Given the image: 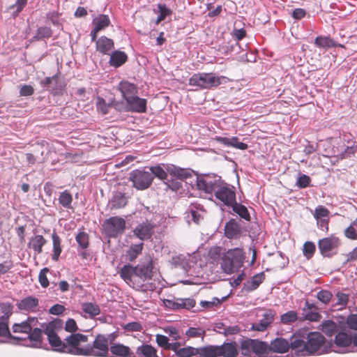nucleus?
<instances>
[{"instance_id": "nucleus-48", "label": "nucleus", "mask_w": 357, "mask_h": 357, "mask_svg": "<svg viewBox=\"0 0 357 357\" xmlns=\"http://www.w3.org/2000/svg\"><path fill=\"white\" fill-rule=\"evenodd\" d=\"M321 315L316 310H307L302 312L301 316L299 317L300 321H318L321 319Z\"/></svg>"}, {"instance_id": "nucleus-35", "label": "nucleus", "mask_w": 357, "mask_h": 357, "mask_svg": "<svg viewBox=\"0 0 357 357\" xmlns=\"http://www.w3.org/2000/svg\"><path fill=\"white\" fill-rule=\"evenodd\" d=\"M47 243V241L42 235H36L32 237L29 243L28 247L33 249L34 255H37L42 252L43 246Z\"/></svg>"}, {"instance_id": "nucleus-18", "label": "nucleus", "mask_w": 357, "mask_h": 357, "mask_svg": "<svg viewBox=\"0 0 357 357\" xmlns=\"http://www.w3.org/2000/svg\"><path fill=\"white\" fill-rule=\"evenodd\" d=\"M176 357H206V346L193 347L187 346L176 351Z\"/></svg>"}, {"instance_id": "nucleus-25", "label": "nucleus", "mask_w": 357, "mask_h": 357, "mask_svg": "<svg viewBox=\"0 0 357 357\" xmlns=\"http://www.w3.org/2000/svg\"><path fill=\"white\" fill-rule=\"evenodd\" d=\"M127 107L132 112H143L146 108V100L139 98L137 94L126 100Z\"/></svg>"}, {"instance_id": "nucleus-40", "label": "nucleus", "mask_w": 357, "mask_h": 357, "mask_svg": "<svg viewBox=\"0 0 357 357\" xmlns=\"http://www.w3.org/2000/svg\"><path fill=\"white\" fill-rule=\"evenodd\" d=\"M172 13V9L165 3H158V24L167 19L170 21Z\"/></svg>"}, {"instance_id": "nucleus-9", "label": "nucleus", "mask_w": 357, "mask_h": 357, "mask_svg": "<svg viewBox=\"0 0 357 357\" xmlns=\"http://www.w3.org/2000/svg\"><path fill=\"white\" fill-rule=\"evenodd\" d=\"M109 335L98 334L91 344H86L84 356L108 357Z\"/></svg>"}, {"instance_id": "nucleus-21", "label": "nucleus", "mask_w": 357, "mask_h": 357, "mask_svg": "<svg viewBox=\"0 0 357 357\" xmlns=\"http://www.w3.org/2000/svg\"><path fill=\"white\" fill-rule=\"evenodd\" d=\"M264 279L265 274L264 272L255 274L251 278L250 280H248L243 284L241 292L244 294L255 291L263 282Z\"/></svg>"}, {"instance_id": "nucleus-36", "label": "nucleus", "mask_w": 357, "mask_h": 357, "mask_svg": "<svg viewBox=\"0 0 357 357\" xmlns=\"http://www.w3.org/2000/svg\"><path fill=\"white\" fill-rule=\"evenodd\" d=\"M127 202L128 200L125 193L116 191L114 192L109 203L112 208L117 209L124 207Z\"/></svg>"}, {"instance_id": "nucleus-22", "label": "nucleus", "mask_w": 357, "mask_h": 357, "mask_svg": "<svg viewBox=\"0 0 357 357\" xmlns=\"http://www.w3.org/2000/svg\"><path fill=\"white\" fill-rule=\"evenodd\" d=\"M38 299L33 296H27L17 303V308L26 312H34L38 306Z\"/></svg>"}, {"instance_id": "nucleus-41", "label": "nucleus", "mask_w": 357, "mask_h": 357, "mask_svg": "<svg viewBox=\"0 0 357 357\" xmlns=\"http://www.w3.org/2000/svg\"><path fill=\"white\" fill-rule=\"evenodd\" d=\"M144 243L142 242L132 244L126 251V258L130 261H133L142 253Z\"/></svg>"}, {"instance_id": "nucleus-37", "label": "nucleus", "mask_w": 357, "mask_h": 357, "mask_svg": "<svg viewBox=\"0 0 357 357\" xmlns=\"http://www.w3.org/2000/svg\"><path fill=\"white\" fill-rule=\"evenodd\" d=\"M92 24L95 29L100 31L108 27L111 22L107 15L100 14L93 18Z\"/></svg>"}, {"instance_id": "nucleus-63", "label": "nucleus", "mask_w": 357, "mask_h": 357, "mask_svg": "<svg viewBox=\"0 0 357 357\" xmlns=\"http://www.w3.org/2000/svg\"><path fill=\"white\" fill-rule=\"evenodd\" d=\"M335 296L337 298V301L335 303L336 305H340L342 306H346L347 305L349 301V294L338 291Z\"/></svg>"}, {"instance_id": "nucleus-11", "label": "nucleus", "mask_w": 357, "mask_h": 357, "mask_svg": "<svg viewBox=\"0 0 357 357\" xmlns=\"http://www.w3.org/2000/svg\"><path fill=\"white\" fill-rule=\"evenodd\" d=\"M161 165L169 172L170 176H175V178L178 179L181 182L184 181L186 185H190L192 190H195V177L199 174L197 172L190 168H181L174 165Z\"/></svg>"}, {"instance_id": "nucleus-64", "label": "nucleus", "mask_w": 357, "mask_h": 357, "mask_svg": "<svg viewBox=\"0 0 357 357\" xmlns=\"http://www.w3.org/2000/svg\"><path fill=\"white\" fill-rule=\"evenodd\" d=\"M65 330L67 332L76 333L78 330L76 321L73 319H68L65 324Z\"/></svg>"}, {"instance_id": "nucleus-62", "label": "nucleus", "mask_w": 357, "mask_h": 357, "mask_svg": "<svg viewBox=\"0 0 357 357\" xmlns=\"http://www.w3.org/2000/svg\"><path fill=\"white\" fill-rule=\"evenodd\" d=\"M346 324L349 329L357 331V314L349 315L347 318Z\"/></svg>"}, {"instance_id": "nucleus-42", "label": "nucleus", "mask_w": 357, "mask_h": 357, "mask_svg": "<svg viewBox=\"0 0 357 357\" xmlns=\"http://www.w3.org/2000/svg\"><path fill=\"white\" fill-rule=\"evenodd\" d=\"M81 308L82 311L87 314L90 318H93L100 312V309L98 305L93 303H83L81 305Z\"/></svg>"}, {"instance_id": "nucleus-54", "label": "nucleus", "mask_w": 357, "mask_h": 357, "mask_svg": "<svg viewBox=\"0 0 357 357\" xmlns=\"http://www.w3.org/2000/svg\"><path fill=\"white\" fill-rule=\"evenodd\" d=\"M316 250L315 244L312 241H306L303 244V253L307 259L312 257Z\"/></svg>"}, {"instance_id": "nucleus-20", "label": "nucleus", "mask_w": 357, "mask_h": 357, "mask_svg": "<svg viewBox=\"0 0 357 357\" xmlns=\"http://www.w3.org/2000/svg\"><path fill=\"white\" fill-rule=\"evenodd\" d=\"M40 84L42 87L51 91L54 96L62 93L63 86L61 84L58 86V77L56 76L46 77L40 81Z\"/></svg>"}, {"instance_id": "nucleus-43", "label": "nucleus", "mask_w": 357, "mask_h": 357, "mask_svg": "<svg viewBox=\"0 0 357 357\" xmlns=\"http://www.w3.org/2000/svg\"><path fill=\"white\" fill-rule=\"evenodd\" d=\"M52 238L53 242V254L52 255V259L54 261H57L62 251L61 246V241L56 232H54L52 234Z\"/></svg>"}, {"instance_id": "nucleus-17", "label": "nucleus", "mask_w": 357, "mask_h": 357, "mask_svg": "<svg viewBox=\"0 0 357 357\" xmlns=\"http://www.w3.org/2000/svg\"><path fill=\"white\" fill-rule=\"evenodd\" d=\"M305 333L306 328H303L297 331L290 338L289 341V349L291 348L292 351H295V355L296 356V351L299 349H303V347L305 345Z\"/></svg>"}, {"instance_id": "nucleus-52", "label": "nucleus", "mask_w": 357, "mask_h": 357, "mask_svg": "<svg viewBox=\"0 0 357 357\" xmlns=\"http://www.w3.org/2000/svg\"><path fill=\"white\" fill-rule=\"evenodd\" d=\"M185 335L188 337L193 338V337H202L204 338L206 335V331L200 327H190L186 331H185Z\"/></svg>"}, {"instance_id": "nucleus-23", "label": "nucleus", "mask_w": 357, "mask_h": 357, "mask_svg": "<svg viewBox=\"0 0 357 357\" xmlns=\"http://www.w3.org/2000/svg\"><path fill=\"white\" fill-rule=\"evenodd\" d=\"M42 330L43 333L47 336L50 344L54 348V351H56V349L59 346L61 341L60 337L56 333V330L50 323L43 326Z\"/></svg>"}, {"instance_id": "nucleus-14", "label": "nucleus", "mask_w": 357, "mask_h": 357, "mask_svg": "<svg viewBox=\"0 0 357 357\" xmlns=\"http://www.w3.org/2000/svg\"><path fill=\"white\" fill-rule=\"evenodd\" d=\"M158 178L162 180L166 188L172 191L176 192L183 187L182 182L175 178V176H170L161 164H158Z\"/></svg>"}, {"instance_id": "nucleus-10", "label": "nucleus", "mask_w": 357, "mask_h": 357, "mask_svg": "<svg viewBox=\"0 0 357 357\" xmlns=\"http://www.w3.org/2000/svg\"><path fill=\"white\" fill-rule=\"evenodd\" d=\"M221 78L224 77H219L213 73H195L189 79L188 84L201 89H211L221 84Z\"/></svg>"}, {"instance_id": "nucleus-27", "label": "nucleus", "mask_w": 357, "mask_h": 357, "mask_svg": "<svg viewBox=\"0 0 357 357\" xmlns=\"http://www.w3.org/2000/svg\"><path fill=\"white\" fill-rule=\"evenodd\" d=\"M241 234V228L237 221L231 218L226 222L225 226V235L228 238H236Z\"/></svg>"}, {"instance_id": "nucleus-13", "label": "nucleus", "mask_w": 357, "mask_h": 357, "mask_svg": "<svg viewBox=\"0 0 357 357\" xmlns=\"http://www.w3.org/2000/svg\"><path fill=\"white\" fill-rule=\"evenodd\" d=\"M341 241L337 236L331 235L318 241V248L324 257L331 258L337 253Z\"/></svg>"}, {"instance_id": "nucleus-33", "label": "nucleus", "mask_w": 357, "mask_h": 357, "mask_svg": "<svg viewBox=\"0 0 357 357\" xmlns=\"http://www.w3.org/2000/svg\"><path fill=\"white\" fill-rule=\"evenodd\" d=\"M253 353L259 357H266L270 353L268 343L258 339H254Z\"/></svg>"}, {"instance_id": "nucleus-46", "label": "nucleus", "mask_w": 357, "mask_h": 357, "mask_svg": "<svg viewBox=\"0 0 357 357\" xmlns=\"http://www.w3.org/2000/svg\"><path fill=\"white\" fill-rule=\"evenodd\" d=\"M52 36V31L47 26H40L36 30V34L33 37V40H40L48 39Z\"/></svg>"}, {"instance_id": "nucleus-57", "label": "nucleus", "mask_w": 357, "mask_h": 357, "mask_svg": "<svg viewBox=\"0 0 357 357\" xmlns=\"http://www.w3.org/2000/svg\"><path fill=\"white\" fill-rule=\"evenodd\" d=\"M162 305L166 307L168 309L174 310H179V302H178V298L173 299H162L160 298Z\"/></svg>"}, {"instance_id": "nucleus-4", "label": "nucleus", "mask_w": 357, "mask_h": 357, "mask_svg": "<svg viewBox=\"0 0 357 357\" xmlns=\"http://www.w3.org/2000/svg\"><path fill=\"white\" fill-rule=\"evenodd\" d=\"M225 180L215 173H204L197 175L195 180V189L204 192L205 194L211 197L215 192L216 190L224 184Z\"/></svg>"}, {"instance_id": "nucleus-45", "label": "nucleus", "mask_w": 357, "mask_h": 357, "mask_svg": "<svg viewBox=\"0 0 357 357\" xmlns=\"http://www.w3.org/2000/svg\"><path fill=\"white\" fill-rule=\"evenodd\" d=\"M59 204L65 208L72 209L73 196L67 190L61 192L59 197Z\"/></svg>"}, {"instance_id": "nucleus-31", "label": "nucleus", "mask_w": 357, "mask_h": 357, "mask_svg": "<svg viewBox=\"0 0 357 357\" xmlns=\"http://www.w3.org/2000/svg\"><path fill=\"white\" fill-rule=\"evenodd\" d=\"M351 332L339 331L335 336L333 345L345 348L351 345Z\"/></svg>"}, {"instance_id": "nucleus-29", "label": "nucleus", "mask_w": 357, "mask_h": 357, "mask_svg": "<svg viewBox=\"0 0 357 357\" xmlns=\"http://www.w3.org/2000/svg\"><path fill=\"white\" fill-rule=\"evenodd\" d=\"M109 351L115 357H135L130 347L122 344H114L109 347Z\"/></svg>"}, {"instance_id": "nucleus-58", "label": "nucleus", "mask_w": 357, "mask_h": 357, "mask_svg": "<svg viewBox=\"0 0 357 357\" xmlns=\"http://www.w3.org/2000/svg\"><path fill=\"white\" fill-rule=\"evenodd\" d=\"M179 302V310L185 309L190 310L192 309L196 304L195 301L193 298H178Z\"/></svg>"}, {"instance_id": "nucleus-49", "label": "nucleus", "mask_w": 357, "mask_h": 357, "mask_svg": "<svg viewBox=\"0 0 357 357\" xmlns=\"http://www.w3.org/2000/svg\"><path fill=\"white\" fill-rule=\"evenodd\" d=\"M0 310L3 314L0 317L8 321L13 314V305L8 302L0 303Z\"/></svg>"}, {"instance_id": "nucleus-15", "label": "nucleus", "mask_w": 357, "mask_h": 357, "mask_svg": "<svg viewBox=\"0 0 357 357\" xmlns=\"http://www.w3.org/2000/svg\"><path fill=\"white\" fill-rule=\"evenodd\" d=\"M43 331L41 328L36 326L33 327L31 332L29 333L26 337L16 336L20 337L19 339H15V340H29V344H26L27 347L33 348H42L43 347Z\"/></svg>"}, {"instance_id": "nucleus-60", "label": "nucleus", "mask_w": 357, "mask_h": 357, "mask_svg": "<svg viewBox=\"0 0 357 357\" xmlns=\"http://www.w3.org/2000/svg\"><path fill=\"white\" fill-rule=\"evenodd\" d=\"M330 214L329 211L323 206H318L315 210L314 213V218L321 219L327 218Z\"/></svg>"}, {"instance_id": "nucleus-59", "label": "nucleus", "mask_w": 357, "mask_h": 357, "mask_svg": "<svg viewBox=\"0 0 357 357\" xmlns=\"http://www.w3.org/2000/svg\"><path fill=\"white\" fill-rule=\"evenodd\" d=\"M275 315V310L273 309H268L263 314V318L261 320L264 321L267 324V326H269L273 322Z\"/></svg>"}, {"instance_id": "nucleus-3", "label": "nucleus", "mask_w": 357, "mask_h": 357, "mask_svg": "<svg viewBox=\"0 0 357 357\" xmlns=\"http://www.w3.org/2000/svg\"><path fill=\"white\" fill-rule=\"evenodd\" d=\"M153 265L152 260L146 263L132 266L130 264L124 265L120 270V275L126 282H131L132 278L138 277L143 280H150L153 274Z\"/></svg>"}, {"instance_id": "nucleus-39", "label": "nucleus", "mask_w": 357, "mask_h": 357, "mask_svg": "<svg viewBox=\"0 0 357 357\" xmlns=\"http://www.w3.org/2000/svg\"><path fill=\"white\" fill-rule=\"evenodd\" d=\"M314 45L319 48L328 49L336 47L335 42L329 36H318L314 39Z\"/></svg>"}, {"instance_id": "nucleus-1", "label": "nucleus", "mask_w": 357, "mask_h": 357, "mask_svg": "<svg viewBox=\"0 0 357 357\" xmlns=\"http://www.w3.org/2000/svg\"><path fill=\"white\" fill-rule=\"evenodd\" d=\"M305 340V345L303 347V349H299L296 351L297 356H308L316 354L321 355L332 351L339 354L347 352L344 349H334L331 340H327L320 332H310L307 328Z\"/></svg>"}, {"instance_id": "nucleus-26", "label": "nucleus", "mask_w": 357, "mask_h": 357, "mask_svg": "<svg viewBox=\"0 0 357 357\" xmlns=\"http://www.w3.org/2000/svg\"><path fill=\"white\" fill-rule=\"evenodd\" d=\"M269 344L270 353L284 354L289 350V340L283 337H276Z\"/></svg>"}, {"instance_id": "nucleus-51", "label": "nucleus", "mask_w": 357, "mask_h": 357, "mask_svg": "<svg viewBox=\"0 0 357 357\" xmlns=\"http://www.w3.org/2000/svg\"><path fill=\"white\" fill-rule=\"evenodd\" d=\"M311 181L312 179L308 175L299 172L298 174L295 185L297 186L299 189L306 188L310 186Z\"/></svg>"}, {"instance_id": "nucleus-12", "label": "nucleus", "mask_w": 357, "mask_h": 357, "mask_svg": "<svg viewBox=\"0 0 357 357\" xmlns=\"http://www.w3.org/2000/svg\"><path fill=\"white\" fill-rule=\"evenodd\" d=\"M102 229L107 236L117 238L125 231L126 220L119 216L110 217L104 221Z\"/></svg>"}, {"instance_id": "nucleus-44", "label": "nucleus", "mask_w": 357, "mask_h": 357, "mask_svg": "<svg viewBox=\"0 0 357 357\" xmlns=\"http://www.w3.org/2000/svg\"><path fill=\"white\" fill-rule=\"evenodd\" d=\"M75 241L78 244V249L86 250L89 246V236L83 231H79L75 236Z\"/></svg>"}, {"instance_id": "nucleus-6", "label": "nucleus", "mask_w": 357, "mask_h": 357, "mask_svg": "<svg viewBox=\"0 0 357 357\" xmlns=\"http://www.w3.org/2000/svg\"><path fill=\"white\" fill-rule=\"evenodd\" d=\"M211 197V199L220 206L221 210L225 211V208L231 205L236 199L235 187L225 181L224 184L216 190Z\"/></svg>"}, {"instance_id": "nucleus-50", "label": "nucleus", "mask_w": 357, "mask_h": 357, "mask_svg": "<svg viewBox=\"0 0 357 357\" xmlns=\"http://www.w3.org/2000/svg\"><path fill=\"white\" fill-rule=\"evenodd\" d=\"M0 337H8L10 340L19 339L20 337H17L13 335H11L9 327H8V321L4 320L3 319L0 317Z\"/></svg>"}, {"instance_id": "nucleus-7", "label": "nucleus", "mask_w": 357, "mask_h": 357, "mask_svg": "<svg viewBox=\"0 0 357 357\" xmlns=\"http://www.w3.org/2000/svg\"><path fill=\"white\" fill-rule=\"evenodd\" d=\"M238 343L231 340L224 342L221 345H206V357H238Z\"/></svg>"}, {"instance_id": "nucleus-38", "label": "nucleus", "mask_w": 357, "mask_h": 357, "mask_svg": "<svg viewBox=\"0 0 357 357\" xmlns=\"http://www.w3.org/2000/svg\"><path fill=\"white\" fill-rule=\"evenodd\" d=\"M135 357H156V349L149 344H142L137 348Z\"/></svg>"}, {"instance_id": "nucleus-47", "label": "nucleus", "mask_w": 357, "mask_h": 357, "mask_svg": "<svg viewBox=\"0 0 357 357\" xmlns=\"http://www.w3.org/2000/svg\"><path fill=\"white\" fill-rule=\"evenodd\" d=\"M169 337L165 335L158 334V346L162 347L160 352V356L158 355V357H169L167 355Z\"/></svg>"}, {"instance_id": "nucleus-19", "label": "nucleus", "mask_w": 357, "mask_h": 357, "mask_svg": "<svg viewBox=\"0 0 357 357\" xmlns=\"http://www.w3.org/2000/svg\"><path fill=\"white\" fill-rule=\"evenodd\" d=\"M153 226L148 222H144L137 225L133 230V234L141 241L149 239L153 232Z\"/></svg>"}, {"instance_id": "nucleus-16", "label": "nucleus", "mask_w": 357, "mask_h": 357, "mask_svg": "<svg viewBox=\"0 0 357 357\" xmlns=\"http://www.w3.org/2000/svg\"><path fill=\"white\" fill-rule=\"evenodd\" d=\"M38 320L36 317H29L26 320L21 323L14 324L12 327L14 333H20L26 337L33 327L38 326Z\"/></svg>"}, {"instance_id": "nucleus-28", "label": "nucleus", "mask_w": 357, "mask_h": 357, "mask_svg": "<svg viewBox=\"0 0 357 357\" xmlns=\"http://www.w3.org/2000/svg\"><path fill=\"white\" fill-rule=\"evenodd\" d=\"M119 90L120 91L122 97L126 101L131 97L135 96L137 93V89L134 84L127 81H121L119 84Z\"/></svg>"}, {"instance_id": "nucleus-34", "label": "nucleus", "mask_w": 357, "mask_h": 357, "mask_svg": "<svg viewBox=\"0 0 357 357\" xmlns=\"http://www.w3.org/2000/svg\"><path fill=\"white\" fill-rule=\"evenodd\" d=\"M127 54L122 51L116 50L110 54L109 63L111 66L118 68L127 61Z\"/></svg>"}, {"instance_id": "nucleus-2", "label": "nucleus", "mask_w": 357, "mask_h": 357, "mask_svg": "<svg viewBox=\"0 0 357 357\" xmlns=\"http://www.w3.org/2000/svg\"><path fill=\"white\" fill-rule=\"evenodd\" d=\"M88 341V335L79 333H71L63 341H61L59 346L56 349V351L74 356H84L86 345H82V344L86 343Z\"/></svg>"}, {"instance_id": "nucleus-61", "label": "nucleus", "mask_w": 357, "mask_h": 357, "mask_svg": "<svg viewBox=\"0 0 357 357\" xmlns=\"http://www.w3.org/2000/svg\"><path fill=\"white\" fill-rule=\"evenodd\" d=\"M49 272L48 268H43L40 270L38 275V281L43 288H46L49 285V280L47 278V273Z\"/></svg>"}, {"instance_id": "nucleus-32", "label": "nucleus", "mask_w": 357, "mask_h": 357, "mask_svg": "<svg viewBox=\"0 0 357 357\" xmlns=\"http://www.w3.org/2000/svg\"><path fill=\"white\" fill-rule=\"evenodd\" d=\"M319 328L328 337H332L339 332L337 323L331 319L324 321Z\"/></svg>"}, {"instance_id": "nucleus-8", "label": "nucleus", "mask_w": 357, "mask_h": 357, "mask_svg": "<svg viewBox=\"0 0 357 357\" xmlns=\"http://www.w3.org/2000/svg\"><path fill=\"white\" fill-rule=\"evenodd\" d=\"M244 261L243 252L240 248L229 250L223 256L221 267L226 273H232L243 266Z\"/></svg>"}, {"instance_id": "nucleus-53", "label": "nucleus", "mask_w": 357, "mask_h": 357, "mask_svg": "<svg viewBox=\"0 0 357 357\" xmlns=\"http://www.w3.org/2000/svg\"><path fill=\"white\" fill-rule=\"evenodd\" d=\"M351 142L352 144L351 146H347L344 150L339 154L340 159L348 158L356 153L357 151L356 142L355 141H352Z\"/></svg>"}, {"instance_id": "nucleus-24", "label": "nucleus", "mask_w": 357, "mask_h": 357, "mask_svg": "<svg viewBox=\"0 0 357 357\" xmlns=\"http://www.w3.org/2000/svg\"><path fill=\"white\" fill-rule=\"evenodd\" d=\"M96 48L98 52L102 54H109L110 52L114 48V43L112 39L102 36L98 38Z\"/></svg>"}, {"instance_id": "nucleus-55", "label": "nucleus", "mask_w": 357, "mask_h": 357, "mask_svg": "<svg viewBox=\"0 0 357 357\" xmlns=\"http://www.w3.org/2000/svg\"><path fill=\"white\" fill-rule=\"evenodd\" d=\"M298 318L295 311L289 310L281 315L280 321L282 324H288L296 321Z\"/></svg>"}, {"instance_id": "nucleus-56", "label": "nucleus", "mask_w": 357, "mask_h": 357, "mask_svg": "<svg viewBox=\"0 0 357 357\" xmlns=\"http://www.w3.org/2000/svg\"><path fill=\"white\" fill-rule=\"evenodd\" d=\"M333 297L332 293L326 289H321L317 294V298L322 303L327 304Z\"/></svg>"}, {"instance_id": "nucleus-5", "label": "nucleus", "mask_w": 357, "mask_h": 357, "mask_svg": "<svg viewBox=\"0 0 357 357\" xmlns=\"http://www.w3.org/2000/svg\"><path fill=\"white\" fill-rule=\"evenodd\" d=\"M155 177H156V166L135 169L129 174V180L132 183V186L140 190L147 189Z\"/></svg>"}, {"instance_id": "nucleus-30", "label": "nucleus", "mask_w": 357, "mask_h": 357, "mask_svg": "<svg viewBox=\"0 0 357 357\" xmlns=\"http://www.w3.org/2000/svg\"><path fill=\"white\" fill-rule=\"evenodd\" d=\"M229 208H231V211L237 214L241 219L246 221L250 220V214L247 207L240 202H237L236 199L231 205L228 206Z\"/></svg>"}]
</instances>
